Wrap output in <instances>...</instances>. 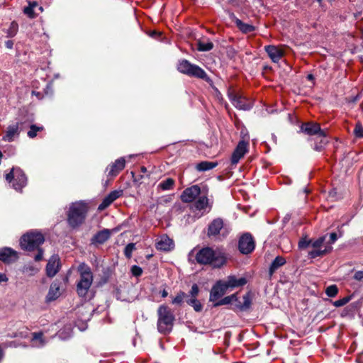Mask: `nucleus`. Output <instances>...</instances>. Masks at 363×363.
Listing matches in <instances>:
<instances>
[{"label":"nucleus","mask_w":363,"mask_h":363,"mask_svg":"<svg viewBox=\"0 0 363 363\" xmlns=\"http://www.w3.org/2000/svg\"><path fill=\"white\" fill-rule=\"evenodd\" d=\"M93 281V274L90 267H86L80 272V278L77 284V292L81 297H85Z\"/></svg>","instance_id":"nucleus-8"},{"label":"nucleus","mask_w":363,"mask_h":363,"mask_svg":"<svg viewBox=\"0 0 363 363\" xmlns=\"http://www.w3.org/2000/svg\"><path fill=\"white\" fill-rule=\"evenodd\" d=\"M325 130L322 129L320 123L314 121L302 123L300 125V132L310 137H316L318 135H324Z\"/></svg>","instance_id":"nucleus-12"},{"label":"nucleus","mask_w":363,"mask_h":363,"mask_svg":"<svg viewBox=\"0 0 363 363\" xmlns=\"http://www.w3.org/2000/svg\"><path fill=\"white\" fill-rule=\"evenodd\" d=\"M338 293V288L335 284L328 286L325 289V294L328 297H335Z\"/></svg>","instance_id":"nucleus-38"},{"label":"nucleus","mask_w":363,"mask_h":363,"mask_svg":"<svg viewBox=\"0 0 363 363\" xmlns=\"http://www.w3.org/2000/svg\"><path fill=\"white\" fill-rule=\"evenodd\" d=\"M44 129L43 126H37L35 124H33L30 126V130L28 132L27 135L30 138H34L37 135V133L38 131H42Z\"/></svg>","instance_id":"nucleus-35"},{"label":"nucleus","mask_w":363,"mask_h":363,"mask_svg":"<svg viewBox=\"0 0 363 363\" xmlns=\"http://www.w3.org/2000/svg\"><path fill=\"white\" fill-rule=\"evenodd\" d=\"M195 259L199 264H210L214 268H220L226 262L223 253L217 252L210 247L200 249L196 254Z\"/></svg>","instance_id":"nucleus-3"},{"label":"nucleus","mask_w":363,"mask_h":363,"mask_svg":"<svg viewBox=\"0 0 363 363\" xmlns=\"http://www.w3.org/2000/svg\"><path fill=\"white\" fill-rule=\"evenodd\" d=\"M28 4L31 6L33 9L38 6V3L36 1H28Z\"/></svg>","instance_id":"nucleus-58"},{"label":"nucleus","mask_w":363,"mask_h":363,"mask_svg":"<svg viewBox=\"0 0 363 363\" xmlns=\"http://www.w3.org/2000/svg\"><path fill=\"white\" fill-rule=\"evenodd\" d=\"M18 252L11 247L0 248V260L6 264H11L18 259Z\"/></svg>","instance_id":"nucleus-17"},{"label":"nucleus","mask_w":363,"mask_h":363,"mask_svg":"<svg viewBox=\"0 0 363 363\" xmlns=\"http://www.w3.org/2000/svg\"><path fill=\"white\" fill-rule=\"evenodd\" d=\"M175 186V180L172 178H167L162 180L159 184L158 188L162 191L173 189Z\"/></svg>","instance_id":"nucleus-33"},{"label":"nucleus","mask_w":363,"mask_h":363,"mask_svg":"<svg viewBox=\"0 0 363 363\" xmlns=\"http://www.w3.org/2000/svg\"><path fill=\"white\" fill-rule=\"evenodd\" d=\"M13 42L11 40H7L6 42V46L9 48V49H11L13 48Z\"/></svg>","instance_id":"nucleus-56"},{"label":"nucleus","mask_w":363,"mask_h":363,"mask_svg":"<svg viewBox=\"0 0 363 363\" xmlns=\"http://www.w3.org/2000/svg\"><path fill=\"white\" fill-rule=\"evenodd\" d=\"M333 250V247L330 246V245L328 244V245L325 246V249L322 250L323 255H326L329 253H330Z\"/></svg>","instance_id":"nucleus-52"},{"label":"nucleus","mask_w":363,"mask_h":363,"mask_svg":"<svg viewBox=\"0 0 363 363\" xmlns=\"http://www.w3.org/2000/svg\"><path fill=\"white\" fill-rule=\"evenodd\" d=\"M194 207L198 211H202L207 207L211 209L212 206L209 204V199L206 196H201L195 201Z\"/></svg>","instance_id":"nucleus-30"},{"label":"nucleus","mask_w":363,"mask_h":363,"mask_svg":"<svg viewBox=\"0 0 363 363\" xmlns=\"http://www.w3.org/2000/svg\"><path fill=\"white\" fill-rule=\"evenodd\" d=\"M157 330L162 334H168L172 330L175 316L171 308L166 305H161L157 309Z\"/></svg>","instance_id":"nucleus-5"},{"label":"nucleus","mask_w":363,"mask_h":363,"mask_svg":"<svg viewBox=\"0 0 363 363\" xmlns=\"http://www.w3.org/2000/svg\"><path fill=\"white\" fill-rule=\"evenodd\" d=\"M247 146L248 143L244 140H240L238 143L231 156L232 164H237L240 160L244 157L247 152Z\"/></svg>","instance_id":"nucleus-18"},{"label":"nucleus","mask_w":363,"mask_h":363,"mask_svg":"<svg viewBox=\"0 0 363 363\" xmlns=\"http://www.w3.org/2000/svg\"><path fill=\"white\" fill-rule=\"evenodd\" d=\"M361 98V92H359L355 96L351 98H345L347 103L355 104Z\"/></svg>","instance_id":"nucleus-48"},{"label":"nucleus","mask_w":363,"mask_h":363,"mask_svg":"<svg viewBox=\"0 0 363 363\" xmlns=\"http://www.w3.org/2000/svg\"><path fill=\"white\" fill-rule=\"evenodd\" d=\"M352 298L351 296H345L342 298H340L339 300L333 301L332 300H330V302L333 303V305L335 307H341L345 305H346Z\"/></svg>","instance_id":"nucleus-36"},{"label":"nucleus","mask_w":363,"mask_h":363,"mask_svg":"<svg viewBox=\"0 0 363 363\" xmlns=\"http://www.w3.org/2000/svg\"><path fill=\"white\" fill-rule=\"evenodd\" d=\"M228 288L225 284V281L218 280L212 286L210 291L209 301L215 302L221 298L227 291Z\"/></svg>","instance_id":"nucleus-14"},{"label":"nucleus","mask_w":363,"mask_h":363,"mask_svg":"<svg viewBox=\"0 0 363 363\" xmlns=\"http://www.w3.org/2000/svg\"><path fill=\"white\" fill-rule=\"evenodd\" d=\"M308 256L311 259H315L318 257H322L324 255H323L322 250H320V248H314V250L308 252Z\"/></svg>","instance_id":"nucleus-40"},{"label":"nucleus","mask_w":363,"mask_h":363,"mask_svg":"<svg viewBox=\"0 0 363 363\" xmlns=\"http://www.w3.org/2000/svg\"><path fill=\"white\" fill-rule=\"evenodd\" d=\"M216 98L220 99L221 98V92H216Z\"/></svg>","instance_id":"nucleus-60"},{"label":"nucleus","mask_w":363,"mask_h":363,"mask_svg":"<svg viewBox=\"0 0 363 363\" xmlns=\"http://www.w3.org/2000/svg\"><path fill=\"white\" fill-rule=\"evenodd\" d=\"M353 279L358 281H363V270L357 271L353 275Z\"/></svg>","instance_id":"nucleus-47"},{"label":"nucleus","mask_w":363,"mask_h":363,"mask_svg":"<svg viewBox=\"0 0 363 363\" xmlns=\"http://www.w3.org/2000/svg\"><path fill=\"white\" fill-rule=\"evenodd\" d=\"M60 258L57 255H52L46 265V274L48 277H53L60 271Z\"/></svg>","instance_id":"nucleus-19"},{"label":"nucleus","mask_w":363,"mask_h":363,"mask_svg":"<svg viewBox=\"0 0 363 363\" xmlns=\"http://www.w3.org/2000/svg\"><path fill=\"white\" fill-rule=\"evenodd\" d=\"M44 235L37 230H31L24 233L20 238L19 242L22 250L32 252L37 250L34 259L40 262L43 259L44 250L40 247L45 242Z\"/></svg>","instance_id":"nucleus-1"},{"label":"nucleus","mask_w":363,"mask_h":363,"mask_svg":"<svg viewBox=\"0 0 363 363\" xmlns=\"http://www.w3.org/2000/svg\"><path fill=\"white\" fill-rule=\"evenodd\" d=\"M201 192L199 185L195 184L185 189L181 194L180 199L183 203L193 202Z\"/></svg>","instance_id":"nucleus-15"},{"label":"nucleus","mask_w":363,"mask_h":363,"mask_svg":"<svg viewBox=\"0 0 363 363\" xmlns=\"http://www.w3.org/2000/svg\"><path fill=\"white\" fill-rule=\"evenodd\" d=\"M135 250V243H128L124 249V255L125 257L130 259L132 257V252Z\"/></svg>","instance_id":"nucleus-39"},{"label":"nucleus","mask_w":363,"mask_h":363,"mask_svg":"<svg viewBox=\"0 0 363 363\" xmlns=\"http://www.w3.org/2000/svg\"><path fill=\"white\" fill-rule=\"evenodd\" d=\"M177 69L179 72L189 77L202 79L206 82L210 81L207 74L202 68L198 65L191 64L187 60H179L177 64Z\"/></svg>","instance_id":"nucleus-6"},{"label":"nucleus","mask_w":363,"mask_h":363,"mask_svg":"<svg viewBox=\"0 0 363 363\" xmlns=\"http://www.w3.org/2000/svg\"><path fill=\"white\" fill-rule=\"evenodd\" d=\"M255 248V240L250 233L242 234L238 240V250L242 255H248Z\"/></svg>","instance_id":"nucleus-10"},{"label":"nucleus","mask_w":363,"mask_h":363,"mask_svg":"<svg viewBox=\"0 0 363 363\" xmlns=\"http://www.w3.org/2000/svg\"><path fill=\"white\" fill-rule=\"evenodd\" d=\"M156 248L164 252H169L174 248V242L168 235H164L156 243Z\"/></svg>","instance_id":"nucleus-23"},{"label":"nucleus","mask_w":363,"mask_h":363,"mask_svg":"<svg viewBox=\"0 0 363 363\" xmlns=\"http://www.w3.org/2000/svg\"><path fill=\"white\" fill-rule=\"evenodd\" d=\"M337 240V233L333 232L330 234V240L328 241V244L331 245L335 242Z\"/></svg>","instance_id":"nucleus-51"},{"label":"nucleus","mask_w":363,"mask_h":363,"mask_svg":"<svg viewBox=\"0 0 363 363\" xmlns=\"http://www.w3.org/2000/svg\"><path fill=\"white\" fill-rule=\"evenodd\" d=\"M125 166V160L123 157L117 159L113 163L106 167L108 176L110 177H116Z\"/></svg>","instance_id":"nucleus-22"},{"label":"nucleus","mask_w":363,"mask_h":363,"mask_svg":"<svg viewBox=\"0 0 363 363\" xmlns=\"http://www.w3.org/2000/svg\"><path fill=\"white\" fill-rule=\"evenodd\" d=\"M6 276L4 274L0 273V283L7 281Z\"/></svg>","instance_id":"nucleus-55"},{"label":"nucleus","mask_w":363,"mask_h":363,"mask_svg":"<svg viewBox=\"0 0 363 363\" xmlns=\"http://www.w3.org/2000/svg\"><path fill=\"white\" fill-rule=\"evenodd\" d=\"M225 225L224 220L221 218H216L213 219L208 225L207 236L209 238H218L219 235L225 237L228 232H224Z\"/></svg>","instance_id":"nucleus-9"},{"label":"nucleus","mask_w":363,"mask_h":363,"mask_svg":"<svg viewBox=\"0 0 363 363\" xmlns=\"http://www.w3.org/2000/svg\"><path fill=\"white\" fill-rule=\"evenodd\" d=\"M199 292L200 289L198 284H193L188 294L183 291H179L172 299V303L181 306L184 301H185L187 305L191 306L196 312H201L203 310V305L198 299Z\"/></svg>","instance_id":"nucleus-4"},{"label":"nucleus","mask_w":363,"mask_h":363,"mask_svg":"<svg viewBox=\"0 0 363 363\" xmlns=\"http://www.w3.org/2000/svg\"><path fill=\"white\" fill-rule=\"evenodd\" d=\"M264 49L272 61L275 63H277L285 53L284 48L280 46L267 45Z\"/></svg>","instance_id":"nucleus-21"},{"label":"nucleus","mask_w":363,"mask_h":363,"mask_svg":"<svg viewBox=\"0 0 363 363\" xmlns=\"http://www.w3.org/2000/svg\"><path fill=\"white\" fill-rule=\"evenodd\" d=\"M312 242V240L311 239H307V238H302L299 242H298V248L299 249H306L307 248L309 245H311V243Z\"/></svg>","instance_id":"nucleus-43"},{"label":"nucleus","mask_w":363,"mask_h":363,"mask_svg":"<svg viewBox=\"0 0 363 363\" xmlns=\"http://www.w3.org/2000/svg\"><path fill=\"white\" fill-rule=\"evenodd\" d=\"M20 133L18 123L15 125H9L7 128L5 135L3 136L2 140L4 141L12 142L14 140V137L18 135Z\"/></svg>","instance_id":"nucleus-29"},{"label":"nucleus","mask_w":363,"mask_h":363,"mask_svg":"<svg viewBox=\"0 0 363 363\" xmlns=\"http://www.w3.org/2000/svg\"><path fill=\"white\" fill-rule=\"evenodd\" d=\"M60 281H53L49 289L48 293L46 296V302L49 303L56 300L58 297H60Z\"/></svg>","instance_id":"nucleus-24"},{"label":"nucleus","mask_w":363,"mask_h":363,"mask_svg":"<svg viewBox=\"0 0 363 363\" xmlns=\"http://www.w3.org/2000/svg\"><path fill=\"white\" fill-rule=\"evenodd\" d=\"M111 277V272L109 269L104 270L99 281V285L102 286L108 283Z\"/></svg>","instance_id":"nucleus-37"},{"label":"nucleus","mask_w":363,"mask_h":363,"mask_svg":"<svg viewBox=\"0 0 363 363\" xmlns=\"http://www.w3.org/2000/svg\"><path fill=\"white\" fill-rule=\"evenodd\" d=\"M89 210L84 201L73 202L67 211V222L72 229H77L85 223Z\"/></svg>","instance_id":"nucleus-2"},{"label":"nucleus","mask_w":363,"mask_h":363,"mask_svg":"<svg viewBox=\"0 0 363 363\" xmlns=\"http://www.w3.org/2000/svg\"><path fill=\"white\" fill-rule=\"evenodd\" d=\"M354 135L356 138H363V126L361 123H357L355 125L354 129Z\"/></svg>","instance_id":"nucleus-42"},{"label":"nucleus","mask_w":363,"mask_h":363,"mask_svg":"<svg viewBox=\"0 0 363 363\" xmlns=\"http://www.w3.org/2000/svg\"><path fill=\"white\" fill-rule=\"evenodd\" d=\"M230 18L233 21L236 26L243 33H249L255 30V27L248 23H243L241 20L238 18L233 13L230 14Z\"/></svg>","instance_id":"nucleus-27"},{"label":"nucleus","mask_w":363,"mask_h":363,"mask_svg":"<svg viewBox=\"0 0 363 363\" xmlns=\"http://www.w3.org/2000/svg\"><path fill=\"white\" fill-rule=\"evenodd\" d=\"M213 43L209 40H199L197 43V49L201 52H206L212 50Z\"/></svg>","instance_id":"nucleus-34"},{"label":"nucleus","mask_w":363,"mask_h":363,"mask_svg":"<svg viewBox=\"0 0 363 363\" xmlns=\"http://www.w3.org/2000/svg\"><path fill=\"white\" fill-rule=\"evenodd\" d=\"M247 279L245 277L237 279L235 276L230 275L228 277V279L225 281V284L228 289L229 288L234 289L236 287L243 286L247 284Z\"/></svg>","instance_id":"nucleus-26"},{"label":"nucleus","mask_w":363,"mask_h":363,"mask_svg":"<svg viewBox=\"0 0 363 363\" xmlns=\"http://www.w3.org/2000/svg\"><path fill=\"white\" fill-rule=\"evenodd\" d=\"M218 164L217 162L202 161L196 164V169L199 172H206L216 167Z\"/></svg>","instance_id":"nucleus-31"},{"label":"nucleus","mask_w":363,"mask_h":363,"mask_svg":"<svg viewBox=\"0 0 363 363\" xmlns=\"http://www.w3.org/2000/svg\"><path fill=\"white\" fill-rule=\"evenodd\" d=\"M332 195H333V191L330 192V196H332Z\"/></svg>","instance_id":"nucleus-62"},{"label":"nucleus","mask_w":363,"mask_h":363,"mask_svg":"<svg viewBox=\"0 0 363 363\" xmlns=\"http://www.w3.org/2000/svg\"><path fill=\"white\" fill-rule=\"evenodd\" d=\"M147 172V168L144 166L140 167V172L145 173Z\"/></svg>","instance_id":"nucleus-59"},{"label":"nucleus","mask_w":363,"mask_h":363,"mask_svg":"<svg viewBox=\"0 0 363 363\" xmlns=\"http://www.w3.org/2000/svg\"><path fill=\"white\" fill-rule=\"evenodd\" d=\"M313 140L314 145L313 149L317 152L323 151L325 146L329 143L327 132L325 130L324 131V135H318V136L315 137Z\"/></svg>","instance_id":"nucleus-25"},{"label":"nucleus","mask_w":363,"mask_h":363,"mask_svg":"<svg viewBox=\"0 0 363 363\" xmlns=\"http://www.w3.org/2000/svg\"><path fill=\"white\" fill-rule=\"evenodd\" d=\"M32 94L35 95L39 99L43 97L42 92H32Z\"/></svg>","instance_id":"nucleus-57"},{"label":"nucleus","mask_w":363,"mask_h":363,"mask_svg":"<svg viewBox=\"0 0 363 363\" xmlns=\"http://www.w3.org/2000/svg\"><path fill=\"white\" fill-rule=\"evenodd\" d=\"M228 96L233 104L241 110H250L252 108L251 101L245 96L240 94V92H227Z\"/></svg>","instance_id":"nucleus-13"},{"label":"nucleus","mask_w":363,"mask_h":363,"mask_svg":"<svg viewBox=\"0 0 363 363\" xmlns=\"http://www.w3.org/2000/svg\"><path fill=\"white\" fill-rule=\"evenodd\" d=\"M5 179L9 183H12L13 188L18 191H21L28 182L26 174L20 167H13L6 174Z\"/></svg>","instance_id":"nucleus-7"},{"label":"nucleus","mask_w":363,"mask_h":363,"mask_svg":"<svg viewBox=\"0 0 363 363\" xmlns=\"http://www.w3.org/2000/svg\"><path fill=\"white\" fill-rule=\"evenodd\" d=\"M325 238H326V235H323V236L319 237L315 240H312V242L311 243V245L313 248H320L324 243V242L325 240Z\"/></svg>","instance_id":"nucleus-41"},{"label":"nucleus","mask_w":363,"mask_h":363,"mask_svg":"<svg viewBox=\"0 0 363 363\" xmlns=\"http://www.w3.org/2000/svg\"><path fill=\"white\" fill-rule=\"evenodd\" d=\"M359 363H363V361H362V362H359Z\"/></svg>","instance_id":"nucleus-64"},{"label":"nucleus","mask_w":363,"mask_h":363,"mask_svg":"<svg viewBox=\"0 0 363 363\" xmlns=\"http://www.w3.org/2000/svg\"><path fill=\"white\" fill-rule=\"evenodd\" d=\"M111 235V230L104 228L95 233L90 240V245L97 247L104 244Z\"/></svg>","instance_id":"nucleus-16"},{"label":"nucleus","mask_w":363,"mask_h":363,"mask_svg":"<svg viewBox=\"0 0 363 363\" xmlns=\"http://www.w3.org/2000/svg\"><path fill=\"white\" fill-rule=\"evenodd\" d=\"M233 301H237V294H233L230 296H225L219 301L213 302V306L214 308L232 303Z\"/></svg>","instance_id":"nucleus-32"},{"label":"nucleus","mask_w":363,"mask_h":363,"mask_svg":"<svg viewBox=\"0 0 363 363\" xmlns=\"http://www.w3.org/2000/svg\"><path fill=\"white\" fill-rule=\"evenodd\" d=\"M130 272L133 274V276L135 277H139L143 274V269L140 267L138 265H133L131 267Z\"/></svg>","instance_id":"nucleus-44"},{"label":"nucleus","mask_w":363,"mask_h":363,"mask_svg":"<svg viewBox=\"0 0 363 363\" xmlns=\"http://www.w3.org/2000/svg\"><path fill=\"white\" fill-rule=\"evenodd\" d=\"M38 9H39V11H41V12L43 11V7H42V6H39V7H38Z\"/></svg>","instance_id":"nucleus-61"},{"label":"nucleus","mask_w":363,"mask_h":363,"mask_svg":"<svg viewBox=\"0 0 363 363\" xmlns=\"http://www.w3.org/2000/svg\"><path fill=\"white\" fill-rule=\"evenodd\" d=\"M32 336H33L32 339L33 340H38L40 342H43V332L33 333L32 334Z\"/></svg>","instance_id":"nucleus-50"},{"label":"nucleus","mask_w":363,"mask_h":363,"mask_svg":"<svg viewBox=\"0 0 363 363\" xmlns=\"http://www.w3.org/2000/svg\"><path fill=\"white\" fill-rule=\"evenodd\" d=\"M123 195L122 190H114L111 191L102 200L101 203L98 206V211H102L108 208L114 201Z\"/></svg>","instance_id":"nucleus-20"},{"label":"nucleus","mask_w":363,"mask_h":363,"mask_svg":"<svg viewBox=\"0 0 363 363\" xmlns=\"http://www.w3.org/2000/svg\"><path fill=\"white\" fill-rule=\"evenodd\" d=\"M306 79L310 82L311 84H314V76L312 74H308L306 76Z\"/></svg>","instance_id":"nucleus-53"},{"label":"nucleus","mask_w":363,"mask_h":363,"mask_svg":"<svg viewBox=\"0 0 363 363\" xmlns=\"http://www.w3.org/2000/svg\"><path fill=\"white\" fill-rule=\"evenodd\" d=\"M18 30V24L16 22H12L10 26L9 35L10 36L14 35Z\"/></svg>","instance_id":"nucleus-46"},{"label":"nucleus","mask_w":363,"mask_h":363,"mask_svg":"<svg viewBox=\"0 0 363 363\" xmlns=\"http://www.w3.org/2000/svg\"><path fill=\"white\" fill-rule=\"evenodd\" d=\"M286 261L282 256H277L271 263L269 268V277L271 278L273 274L282 266L286 264Z\"/></svg>","instance_id":"nucleus-28"},{"label":"nucleus","mask_w":363,"mask_h":363,"mask_svg":"<svg viewBox=\"0 0 363 363\" xmlns=\"http://www.w3.org/2000/svg\"><path fill=\"white\" fill-rule=\"evenodd\" d=\"M33 9H34L28 4L27 7L24 8L23 13L30 18H34L36 17V14L35 13Z\"/></svg>","instance_id":"nucleus-45"},{"label":"nucleus","mask_w":363,"mask_h":363,"mask_svg":"<svg viewBox=\"0 0 363 363\" xmlns=\"http://www.w3.org/2000/svg\"><path fill=\"white\" fill-rule=\"evenodd\" d=\"M131 174L133 175V182L135 183H138L139 184L143 183L142 179L144 178L143 175H141V174L135 175L133 172H132Z\"/></svg>","instance_id":"nucleus-49"},{"label":"nucleus","mask_w":363,"mask_h":363,"mask_svg":"<svg viewBox=\"0 0 363 363\" xmlns=\"http://www.w3.org/2000/svg\"><path fill=\"white\" fill-rule=\"evenodd\" d=\"M320 4L321 3L322 0H317Z\"/></svg>","instance_id":"nucleus-63"},{"label":"nucleus","mask_w":363,"mask_h":363,"mask_svg":"<svg viewBox=\"0 0 363 363\" xmlns=\"http://www.w3.org/2000/svg\"><path fill=\"white\" fill-rule=\"evenodd\" d=\"M161 296L162 298H165L168 296V291L164 289L162 291H160Z\"/></svg>","instance_id":"nucleus-54"},{"label":"nucleus","mask_w":363,"mask_h":363,"mask_svg":"<svg viewBox=\"0 0 363 363\" xmlns=\"http://www.w3.org/2000/svg\"><path fill=\"white\" fill-rule=\"evenodd\" d=\"M252 293L249 291L243 296V302L239 300L237 296V301L232 303L231 309L235 312H249L252 305Z\"/></svg>","instance_id":"nucleus-11"}]
</instances>
